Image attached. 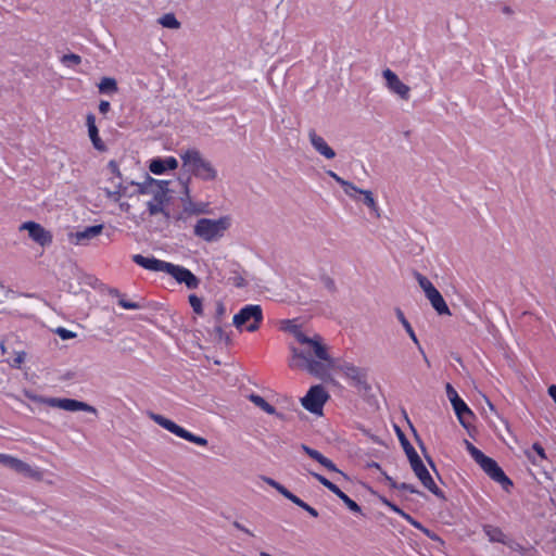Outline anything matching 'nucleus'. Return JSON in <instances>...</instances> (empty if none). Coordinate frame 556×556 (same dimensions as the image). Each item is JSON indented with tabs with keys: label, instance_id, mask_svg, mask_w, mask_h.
<instances>
[{
	"label": "nucleus",
	"instance_id": "obj_11",
	"mask_svg": "<svg viewBox=\"0 0 556 556\" xmlns=\"http://www.w3.org/2000/svg\"><path fill=\"white\" fill-rule=\"evenodd\" d=\"M263 320V312L260 305H245L233 316V325L238 329L245 327L248 331H255Z\"/></svg>",
	"mask_w": 556,
	"mask_h": 556
},
{
	"label": "nucleus",
	"instance_id": "obj_59",
	"mask_svg": "<svg viewBox=\"0 0 556 556\" xmlns=\"http://www.w3.org/2000/svg\"><path fill=\"white\" fill-rule=\"evenodd\" d=\"M303 448L305 450V452L311 456L313 457V448L308 447V446H305L303 445Z\"/></svg>",
	"mask_w": 556,
	"mask_h": 556
},
{
	"label": "nucleus",
	"instance_id": "obj_45",
	"mask_svg": "<svg viewBox=\"0 0 556 556\" xmlns=\"http://www.w3.org/2000/svg\"><path fill=\"white\" fill-rule=\"evenodd\" d=\"M320 283H323L324 287L329 291L334 289V280L327 275L320 276Z\"/></svg>",
	"mask_w": 556,
	"mask_h": 556
},
{
	"label": "nucleus",
	"instance_id": "obj_7",
	"mask_svg": "<svg viewBox=\"0 0 556 556\" xmlns=\"http://www.w3.org/2000/svg\"><path fill=\"white\" fill-rule=\"evenodd\" d=\"M291 356L288 365L292 370L307 371L313 374V343H299L293 341L289 343Z\"/></svg>",
	"mask_w": 556,
	"mask_h": 556
},
{
	"label": "nucleus",
	"instance_id": "obj_50",
	"mask_svg": "<svg viewBox=\"0 0 556 556\" xmlns=\"http://www.w3.org/2000/svg\"><path fill=\"white\" fill-rule=\"evenodd\" d=\"M532 448L533 451L536 453V455L539 456L540 459L544 460L547 458L546 456V453L544 451V448L542 447V445H540L539 443H534L532 445Z\"/></svg>",
	"mask_w": 556,
	"mask_h": 556
},
{
	"label": "nucleus",
	"instance_id": "obj_28",
	"mask_svg": "<svg viewBox=\"0 0 556 556\" xmlns=\"http://www.w3.org/2000/svg\"><path fill=\"white\" fill-rule=\"evenodd\" d=\"M159 23L163 27L169 28V29H178L181 26L180 22L176 18L175 14H173V13H166L163 16H161L159 18Z\"/></svg>",
	"mask_w": 556,
	"mask_h": 556
},
{
	"label": "nucleus",
	"instance_id": "obj_13",
	"mask_svg": "<svg viewBox=\"0 0 556 556\" xmlns=\"http://www.w3.org/2000/svg\"><path fill=\"white\" fill-rule=\"evenodd\" d=\"M382 77L386 81V87L388 91L399 99L407 101L410 97V88L406 85L396 73H394L390 68H384L382 71Z\"/></svg>",
	"mask_w": 556,
	"mask_h": 556
},
{
	"label": "nucleus",
	"instance_id": "obj_17",
	"mask_svg": "<svg viewBox=\"0 0 556 556\" xmlns=\"http://www.w3.org/2000/svg\"><path fill=\"white\" fill-rule=\"evenodd\" d=\"M11 469L16 473L23 475L26 478L33 479L35 481H42L43 472L39 468L33 467L26 462L14 457Z\"/></svg>",
	"mask_w": 556,
	"mask_h": 556
},
{
	"label": "nucleus",
	"instance_id": "obj_61",
	"mask_svg": "<svg viewBox=\"0 0 556 556\" xmlns=\"http://www.w3.org/2000/svg\"><path fill=\"white\" fill-rule=\"evenodd\" d=\"M529 459L533 463V464H536V460L531 458L530 455H528Z\"/></svg>",
	"mask_w": 556,
	"mask_h": 556
},
{
	"label": "nucleus",
	"instance_id": "obj_15",
	"mask_svg": "<svg viewBox=\"0 0 556 556\" xmlns=\"http://www.w3.org/2000/svg\"><path fill=\"white\" fill-rule=\"evenodd\" d=\"M413 464V471L416 475V477L419 479L421 484L432 494L437 496H442V492L440 488L435 484L430 471L426 467L422 460L414 459Z\"/></svg>",
	"mask_w": 556,
	"mask_h": 556
},
{
	"label": "nucleus",
	"instance_id": "obj_4",
	"mask_svg": "<svg viewBox=\"0 0 556 556\" xmlns=\"http://www.w3.org/2000/svg\"><path fill=\"white\" fill-rule=\"evenodd\" d=\"M181 169L201 180L212 181L217 178V170L199 150L188 149L180 153Z\"/></svg>",
	"mask_w": 556,
	"mask_h": 556
},
{
	"label": "nucleus",
	"instance_id": "obj_16",
	"mask_svg": "<svg viewBox=\"0 0 556 556\" xmlns=\"http://www.w3.org/2000/svg\"><path fill=\"white\" fill-rule=\"evenodd\" d=\"M280 329L293 336L294 341L299 343H313V338L303 330L296 319H285L280 323Z\"/></svg>",
	"mask_w": 556,
	"mask_h": 556
},
{
	"label": "nucleus",
	"instance_id": "obj_58",
	"mask_svg": "<svg viewBox=\"0 0 556 556\" xmlns=\"http://www.w3.org/2000/svg\"><path fill=\"white\" fill-rule=\"evenodd\" d=\"M484 400H485V403L488 405V407L490 408V410L494 412L495 410V407L494 405L492 404V402L486 397V396H483Z\"/></svg>",
	"mask_w": 556,
	"mask_h": 556
},
{
	"label": "nucleus",
	"instance_id": "obj_29",
	"mask_svg": "<svg viewBox=\"0 0 556 556\" xmlns=\"http://www.w3.org/2000/svg\"><path fill=\"white\" fill-rule=\"evenodd\" d=\"M315 479H317L320 483H323L326 488H328L332 493H334L338 497L340 496V493H343L338 486H337V482L338 481H334L332 478L331 479H327L325 478L324 476H320V475H316L315 473Z\"/></svg>",
	"mask_w": 556,
	"mask_h": 556
},
{
	"label": "nucleus",
	"instance_id": "obj_21",
	"mask_svg": "<svg viewBox=\"0 0 556 556\" xmlns=\"http://www.w3.org/2000/svg\"><path fill=\"white\" fill-rule=\"evenodd\" d=\"M315 151L326 160H333L337 155L334 149L321 137H315Z\"/></svg>",
	"mask_w": 556,
	"mask_h": 556
},
{
	"label": "nucleus",
	"instance_id": "obj_24",
	"mask_svg": "<svg viewBox=\"0 0 556 556\" xmlns=\"http://www.w3.org/2000/svg\"><path fill=\"white\" fill-rule=\"evenodd\" d=\"M483 531L485 535L488 536L489 541L491 542H497V543H505L506 535L498 527L494 526H485L483 527Z\"/></svg>",
	"mask_w": 556,
	"mask_h": 556
},
{
	"label": "nucleus",
	"instance_id": "obj_56",
	"mask_svg": "<svg viewBox=\"0 0 556 556\" xmlns=\"http://www.w3.org/2000/svg\"><path fill=\"white\" fill-rule=\"evenodd\" d=\"M122 212L128 213L130 210V204L127 202H117Z\"/></svg>",
	"mask_w": 556,
	"mask_h": 556
},
{
	"label": "nucleus",
	"instance_id": "obj_54",
	"mask_svg": "<svg viewBox=\"0 0 556 556\" xmlns=\"http://www.w3.org/2000/svg\"><path fill=\"white\" fill-rule=\"evenodd\" d=\"M225 314V306L223 303H218L217 304V309H216V321L217 324H220L222 321V316Z\"/></svg>",
	"mask_w": 556,
	"mask_h": 556
},
{
	"label": "nucleus",
	"instance_id": "obj_40",
	"mask_svg": "<svg viewBox=\"0 0 556 556\" xmlns=\"http://www.w3.org/2000/svg\"><path fill=\"white\" fill-rule=\"evenodd\" d=\"M288 500H290L292 503H294L295 505L302 507L303 509H305L307 513H309L311 515H313V507L309 506L308 504L304 503L301 498H299L298 496H295L294 494L291 493V495L288 497Z\"/></svg>",
	"mask_w": 556,
	"mask_h": 556
},
{
	"label": "nucleus",
	"instance_id": "obj_48",
	"mask_svg": "<svg viewBox=\"0 0 556 556\" xmlns=\"http://www.w3.org/2000/svg\"><path fill=\"white\" fill-rule=\"evenodd\" d=\"M163 163L165 164L166 169H176L178 167V161L173 156L163 159Z\"/></svg>",
	"mask_w": 556,
	"mask_h": 556
},
{
	"label": "nucleus",
	"instance_id": "obj_31",
	"mask_svg": "<svg viewBox=\"0 0 556 556\" xmlns=\"http://www.w3.org/2000/svg\"><path fill=\"white\" fill-rule=\"evenodd\" d=\"M263 480L268 484L270 485L271 488L276 489L281 495H283L286 498H288L290 495H291V492L285 488L282 484H280L279 482H277L276 480L271 479V478H268V477H263Z\"/></svg>",
	"mask_w": 556,
	"mask_h": 556
},
{
	"label": "nucleus",
	"instance_id": "obj_46",
	"mask_svg": "<svg viewBox=\"0 0 556 556\" xmlns=\"http://www.w3.org/2000/svg\"><path fill=\"white\" fill-rule=\"evenodd\" d=\"M26 353L24 351L16 352L15 357L13 359L12 366L20 368L21 365L25 362Z\"/></svg>",
	"mask_w": 556,
	"mask_h": 556
},
{
	"label": "nucleus",
	"instance_id": "obj_14",
	"mask_svg": "<svg viewBox=\"0 0 556 556\" xmlns=\"http://www.w3.org/2000/svg\"><path fill=\"white\" fill-rule=\"evenodd\" d=\"M20 231H27L28 237L41 247H47L52 243V233L43 226L36 222H25L20 225Z\"/></svg>",
	"mask_w": 556,
	"mask_h": 556
},
{
	"label": "nucleus",
	"instance_id": "obj_39",
	"mask_svg": "<svg viewBox=\"0 0 556 556\" xmlns=\"http://www.w3.org/2000/svg\"><path fill=\"white\" fill-rule=\"evenodd\" d=\"M235 287L242 288L247 286L244 277L238 271H233V275L229 278Z\"/></svg>",
	"mask_w": 556,
	"mask_h": 556
},
{
	"label": "nucleus",
	"instance_id": "obj_53",
	"mask_svg": "<svg viewBox=\"0 0 556 556\" xmlns=\"http://www.w3.org/2000/svg\"><path fill=\"white\" fill-rule=\"evenodd\" d=\"M111 109V104L109 101L101 100L99 103V111L101 114H106Z\"/></svg>",
	"mask_w": 556,
	"mask_h": 556
},
{
	"label": "nucleus",
	"instance_id": "obj_9",
	"mask_svg": "<svg viewBox=\"0 0 556 556\" xmlns=\"http://www.w3.org/2000/svg\"><path fill=\"white\" fill-rule=\"evenodd\" d=\"M229 220L226 217L219 219L201 218L194 226V235L205 241L219 239L228 228Z\"/></svg>",
	"mask_w": 556,
	"mask_h": 556
},
{
	"label": "nucleus",
	"instance_id": "obj_8",
	"mask_svg": "<svg viewBox=\"0 0 556 556\" xmlns=\"http://www.w3.org/2000/svg\"><path fill=\"white\" fill-rule=\"evenodd\" d=\"M27 396L30 401H33L35 403L45 404L50 407H55V408L64 409L67 412L83 410V412L91 413L93 415L98 414V410L96 407H93L85 402L74 400V399L45 397V396L34 395V394H28Z\"/></svg>",
	"mask_w": 556,
	"mask_h": 556
},
{
	"label": "nucleus",
	"instance_id": "obj_33",
	"mask_svg": "<svg viewBox=\"0 0 556 556\" xmlns=\"http://www.w3.org/2000/svg\"><path fill=\"white\" fill-rule=\"evenodd\" d=\"M149 169L155 175H161L166 170L163 159H154L150 162Z\"/></svg>",
	"mask_w": 556,
	"mask_h": 556
},
{
	"label": "nucleus",
	"instance_id": "obj_38",
	"mask_svg": "<svg viewBox=\"0 0 556 556\" xmlns=\"http://www.w3.org/2000/svg\"><path fill=\"white\" fill-rule=\"evenodd\" d=\"M189 182H190V177H188V179L184 182V189H185V193H186V197L188 200V204H185V211L190 212V213H200L201 211H195L194 208L191 207L192 203L190 201V195H189Z\"/></svg>",
	"mask_w": 556,
	"mask_h": 556
},
{
	"label": "nucleus",
	"instance_id": "obj_5",
	"mask_svg": "<svg viewBox=\"0 0 556 556\" xmlns=\"http://www.w3.org/2000/svg\"><path fill=\"white\" fill-rule=\"evenodd\" d=\"M465 446L475 462L481 467V469L495 482H497L503 490L509 492L513 486L511 480L505 475L503 469L497 463L484 455L479 448H477L471 442L465 440Z\"/></svg>",
	"mask_w": 556,
	"mask_h": 556
},
{
	"label": "nucleus",
	"instance_id": "obj_57",
	"mask_svg": "<svg viewBox=\"0 0 556 556\" xmlns=\"http://www.w3.org/2000/svg\"><path fill=\"white\" fill-rule=\"evenodd\" d=\"M400 489L408 491L410 493H416L417 492L413 485H409V484H406V483H402L400 485Z\"/></svg>",
	"mask_w": 556,
	"mask_h": 556
},
{
	"label": "nucleus",
	"instance_id": "obj_3",
	"mask_svg": "<svg viewBox=\"0 0 556 556\" xmlns=\"http://www.w3.org/2000/svg\"><path fill=\"white\" fill-rule=\"evenodd\" d=\"M132 261L148 270L164 271L170 275L177 282L185 283L188 289H195L200 283L198 277L182 266L174 265L155 257H146L141 254L132 255Z\"/></svg>",
	"mask_w": 556,
	"mask_h": 556
},
{
	"label": "nucleus",
	"instance_id": "obj_1",
	"mask_svg": "<svg viewBox=\"0 0 556 556\" xmlns=\"http://www.w3.org/2000/svg\"><path fill=\"white\" fill-rule=\"evenodd\" d=\"M339 366L328 346L315 337V416H323V406L329 400V389L336 384Z\"/></svg>",
	"mask_w": 556,
	"mask_h": 556
},
{
	"label": "nucleus",
	"instance_id": "obj_60",
	"mask_svg": "<svg viewBox=\"0 0 556 556\" xmlns=\"http://www.w3.org/2000/svg\"><path fill=\"white\" fill-rule=\"evenodd\" d=\"M0 349H1V351H2L3 353L5 352L4 343H1V344H0Z\"/></svg>",
	"mask_w": 556,
	"mask_h": 556
},
{
	"label": "nucleus",
	"instance_id": "obj_41",
	"mask_svg": "<svg viewBox=\"0 0 556 556\" xmlns=\"http://www.w3.org/2000/svg\"><path fill=\"white\" fill-rule=\"evenodd\" d=\"M108 169L114 176L115 180L122 181V174L118 167V164L115 161H110L108 164Z\"/></svg>",
	"mask_w": 556,
	"mask_h": 556
},
{
	"label": "nucleus",
	"instance_id": "obj_49",
	"mask_svg": "<svg viewBox=\"0 0 556 556\" xmlns=\"http://www.w3.org/2000/svg\"><path fill=\"white\" fill-rule=\"evenodd\" d=\"M13 459H14V456L0 453V464L5 466V467H8V468H10V469H11Z\"/></svg>",
	"mask_w": 556,
	"mask_h": 556
},
{
	"label": "nucleus",
	"instance_id": "obj_35",
	"mask_svg": "<svg viewBox=\"0 0 556 556\" xmlns=\"http://www.w3.org/2000/svg\"><path fill=\"white\" fill-rule=\"evenodd\" d=\"M189 303L195 314L201 315L203 313L202 300L199 296L195 294H190Z\"/></svg>",
	"mask_w": 556,
	"mask_h": 556
},
{
	"label": "nucleus",
	"instance_id": "obj_47",
	"mask_svg": "<svg viewBox=\"0 0 556 556\" xmlns=\"http://www.w3.org/2000/svg\"><path fill=\"white\" fill-rule=\"evenodd\" d=\"M232 526H233L237 530H239V531H241V532L245 533L247 535H249V536H251V538H255L254 532H253V531H251L250 529H248L247 527H244V526H243L242 523H240L239 521H237V520H236V521H233V522H232Z\"/></svg>",
	"mask_w": 556,
	"mask_h": 556
},
{
	"label": "nucleus",
	"instance_id": "obj_32",
	"mask_svg": "<svg viewBox=\"0 0 556 556\" xmlns=\"http://www.w3.org/2000/svg\"><path fill=\"white\" fill-rule=\"evenodd\" d=\"M112 294L118 296V304L126 309H139L141 306L136 302L125 300L117 290L111 291Z\"/></svg>",
	"mask_w": 556,
	"mask_h": 556
},
{
	"label": "nucleus",
	"instance_id": "obj_30",
	"mask_svg": "<svg viewBox=\"0 0 556 556\" xmlns=\"http://www.w3.org/2000/svg\"><path fill=\"white\" fill-rule=\"evenodd\" d=\"M212 337L214 339V341L218 342V343H225L226 345H228L230 343V338L229 336L224 331V329L222 328L220 324H217L212 332Z\"/></svg>",
	"mask_w": 556,
	"mask_h": 556
},
{
	"label": "nucleus",
	"instance_id": "obj_27",
	"mask_svg": "<svg viewBox=\"0 0 556 556\" xmlns=\"http://www.w3.org/2000/svg\"><path fill=\"white\" fill-rule=\"evenodd\" d=\"M249 399L253 404H255L257 407H260L267 414H269V415L276 414L275 407L273 405H270L269 403H267L264 397H262L257 394H251L249 396Z\"/></svg>",
	"mask_w": 556,
	"mask_h": 556
},
{
	"label": "nucleus",
	"instance_id": "obj_34",
	"mask_svg": "<svg viewBox=\"0 0 556 556\" xmlns=\"http://www.w3.org/2000/svg\"><path fill=\"white\" fill-rule=\"evenodd\" d=\"M339 498L346 505V507L353 511V513H356V514H359L361 513V507L359 505L353 501L352 498H350L345 493H340V496Z\"/></svg>",
	"mask_w": 556,
	"mask_h": 556
},
{
	"label": "nucleus",
	"instance_id": "obj_22",
	"mask_svg": "<svg viewBox=\"0 0 556 556\" xmlns=\"http://www.w3.org/2000/svg\"><path fill=\"white\" fill-rule=\"evenodd\" d=\"M315 460H318L321 465H324L330 471V473H332V479L334 481H340L341 479H346V476L342 471H340L331 460L327 459L326 457H324L321 454H319L317 452H315Z\"/></svg>",
	"mask_w": 556,
	"mask_h": 556
},
{
	"label": "nucleus",
	"instance_id": "obj_6",
	"mask_svg": "<svg viewBox=\"0 0 556 556\" xmlns=\"http://www.w3.org/2000/svg\"><path fill=\"white\" fill-rule=\"evenodd\" d=\"M327 174L342 187L344 193L351 200L356 202L362 201L374 216L380 217V208L371 190L361 189L351 181L341 178L332 170H328Z\"/></svg>",
	"mask_w": 556,
	"mask_h": 556
},
{
	"label": "nucleus",
	"instance_id": "obj_10",
	"mask_svg": "<svg viewBox=\"0 0 556 556\" xmlns=\"http://www.w3.org/2000/svg\"><path fill=\"white\" fill-rule=\"evenodd\" d=\"M415 277L420 289L424 291L425 296L430 302L433 309L439 315L451 316V309L448 308L445 300L443 299L439 290L434 287V285L426 276L421 274H416Z\"/></svg>",
	"mask_w": 556,
	"mask_h": 556
},
{
	"label": "nucleus",
	"instance_id": "obj_25",
	"mask_svg": "<svg viewBox=\"0 0 556 556\" xmlns=\"http://www.w3.org/2000/svg\"><path fill=\"white\" fill-rule=\"evenodd\" d=\"M452 406L462 425H465L464 419L466 416H472L471 409L463 400L456 401Z\"/></svg>",
	"mask_w": 556,
	"mask_h": 556
},
{
	"label": "nucleus",
	"instance_id": "obj_43",
	"mask_svg": "<svg viewBox=\"0 0 556 556\" xmlns=\"http://www.w3.org/2000/svg\"><path fill=\"white\" fill-rule=\"evenodd\" d=\"M446 395L451 402V404L455 403L456 401L462 400L457 393V391L452 387V384L447 383L445 387Z\"/></svg>",
	"mask_w": 556,
	"mask_h": 556
},
{
	"label": "nucleus",
	"instance_id": "obj_19",
	"mask_svg": "<svg viewBox=\"0 0 556 556\" xmlns=\"http://www.w3.org/2000/svg\"><path fill=\"white\" fill-rule=\"evenodd\" d=\"M86 123H87V127H88V135H89V138H90L93 147L99 151L105 150V144L99 137V130L96 125V117L92 113H89L87 115Z\"/></svg>",
	"mask_w": 556,
	"mask_h": 556
},
{
	"label": "nucleus",
	"instance_id": "obj_36",
	"mask_svg": "<svg viewBox=\"0 0 556 556\" xmlns=\"http://www.w3.org/2000/svg\"><path fill=\"white\" fill-rule=\"evenodd\" d=\"M301 403L305 409L313 413V386L307 390L305 396L301 399Z\"/></svg>",
	"mask_w": 556,
	"mask_h": 556
},
{
	"label": "nucleus",
	"instance_id": "obj_12",
	"mask_svg": "<svg viewBox=\"0 0 556 556\" xmlns=\"http://www.w3.org/2000/svg\"><path fill=\"white\" fill-rule=\"evenodd\" d=\"M149 417L155 424H157L162 428L166 429L167 431L176 434L177 437H179L181 439H185V440H187L189 442L195 443V444L201 445V446H206L207 445V440L205 438L192 434L191 432L187 431L182 427L178 426L177 424H175L170 419H168V418H166V417H164V416H162L160 414H155V413L151 412V413H149Z\"/></svg>",
	"mask_w": 556,
	"mask_h": 556
},
{
	"label": "nucleus",
	"instance_id": "obj_18",
	"mask_svg": "<svg viewBox=\"0 0 556 556\" xmlns=\"http://www.w3.org/2000/svg\"><path fill=\"white\" fill-rule=\"evenodd\" d=\"M103 230V225H94L86 227L81 231L71 235V241L76 245L87 244L88 241L99 236Z\"/></svg>",
	"mask_w": 556,
	"mask_h": 556
},
{
	"label": "nucleus",
	"instance_id": "obj_52",
	"mask_svg": "<svg viewBox=\"0 0 556 556\" xmlns=\"http://www.w3.org/2000/svg\"><path fill=\"white\" fill-rule=\"evenodd\" d=\"M404 519L406 521H408L413 527H415L416 529L420 530L422 532V529H425V527L419 522L417 521L416 519H414L410 515L406 514V516L404 517Z\"/></svg>",
	"mask_w": 556,
	"mask_h": 556
},
{
	"label": "nucleus",
	"instance_id": "obj_20",
	"mask_svg": "<svg viewBox=\"0 0 556 556\" xmlns=\"http://www.w3.org/2000/svg\"><path fill=\"white\" fill-rule=\"evenodd\" d=\"M112 188H104V192L108 199L113 202H119L122 195L126 193V187L122 181L111 178Z\"/></svg>",
	"mask_w": 556,
	"mask_h": 556
},
{
	"label": "nucleus",
	"instance_id": "obj_51",
	"mask_svg": "<svg viewBox=\"0 0 556 556\" xmlns=\"http://www.w3.org/2000/svg\"><path fill=\"white\" fill-rule=\"evenodd\" d=\"M422 533H425L428 538H430L432 541H435L440 544H444V541L434 532L430 531L429 529L425 528L422 529Z\"/></svg>",
	"mask_w": 556,
	"mask_h": 556
},
{
	"label": "nucleus",
	"instance_id": "obj_26",
	"mask_svg": "<svg viewBox=\"0 0 556 556\" xmlns=\"http://www.w3.org/2000/svg\"><path fill=\"white\" fill-rule=\"evenodd\" d=\"M396 317L397 319L400 320V323L402 324V326L404 327L405 331L407 332V334L409 336V338L412 339V341L420 348V344H419V341H418V338L413 329V327L410 326L409 321L406 319L404 313L401 311V309H397L396 311Z\"/></svg>",
	"mask_w": 556,
	"mask_h": 556
},
{
	"label": "nucleus",
	"instance_id": "obj_44",
	"mask_svg": "<svg viewBox=\"0 0 556 556\" xmlns=\"http://www.w3.org/2000/svg\"><path fill=\"white\" fill-rule=\"evenodd\" d=\"M55 332L62 340H68L76 337V333L65 328L59 327Z\"/></svg>",
	"mask_w": 556,
	"mask_h": 556
},
{
	"label": "nucleus",
	"instance_id": "obj_42",
	"mask_svg": "<svg viewBox=\"0 0 556 556\" xmlns=\"http://www.w3.org/2000/svg\"><path fill=\"white\" fill-rule=\"evenodd\" d=\"M381 503L383 505H386L387 507H389L392 511L399 514L402 518H404L406 516V513L404 510H402L400 507H397L396 505H394L393 503H391L389 500H387L386 497H381L380 498Z\"/></svg>",
	"mask_w": 556,
	"mask_h": 556
},
{
	"label": "nucleus",
	"instance_id": "obj_23",
	"mask_svg": "<svg viewBox=\"0 0 556 556\" xmlns=\"http://www.w3.org/2000/svg\"><path fill=\"white\" fill-rule=\"evenodd\" d=\"M100 93L112 94L118 91L117 81L113 77H103L98 84Z\"/></svg>",
	"mask_w": 556,
	"mask_h": 556
},
{
	"label": "nucleus",
	"instance_id": "obj_2",
	"mask_svg": "<svg viewBox=\"0 0 556 556\" xmlns=\"http://www.w3.org/2000/svg\"><path fill=\"white\" fill-rule=\"evenodd\" d=\"M137 186L140 194L151 197L147 202L149 214L151 216L162 214L166 219H169L170 215L167 206L172 198L169 195L168 181L156 180L148 176L144 182L137 184Z\"/></svg>",
	"mask_w": 556,
	"mask_h": 556
},
{
	"label": "nucleus",
	"instance_id": "obj_55",
	"mask_svg": "<svg viewBox=\"0 0 556 556\" xmlns=\"http://www.w3.org/2000/svg\"><path fill=\"white\" fill-rule=\"evenodd\" d=\"M417 459V460H421V458L419 457V455L417 454L416 451H412V452H408V459H409V464H410V467H413V464L414 463V459Z\"/></svg>",
	"mask_w": 556,
	"mask_h": 556
},
{
	"label": "nucleus",
	"instance_id": "obj_37",
	"mask_svg": "<svg viewBox=\"0 0 556 556\" xmlns=\"http://www.w3.org/2000/svg\"><path fill=\"white\" fill-rule=\"evenodd\" d=\"M61 62L63 64H74V65H78L80 64L81 62V58L78 55V54H75V53H68V54H64L61 59Z\"/></svg>",
	"mask_w": 556,
	"mask_h": 556
}]
</instances>
